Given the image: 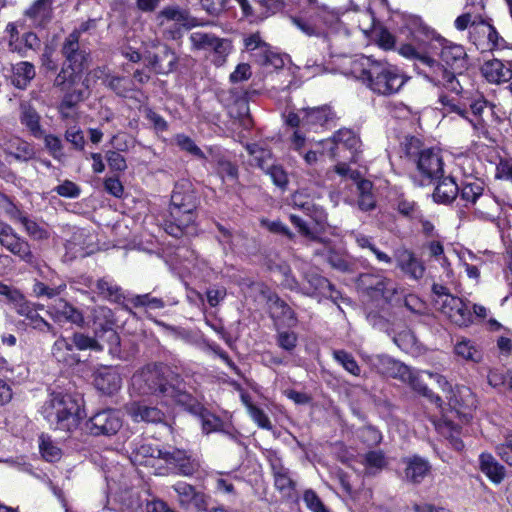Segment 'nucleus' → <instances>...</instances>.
Wrapping results in <instances>:
<instances>
[{
  "mask_svg": "<svg viewBox=\"0 0 512 512\" xmlns=\"http://www.w3.org/2000/svg\"><path fill=\"white\" fill-rule=\"evenodd\" d=\"M454 352L458 357L467 361L480 362L482 359L481 351L468 339H461L455 344Z\"/></svg>",
  "mask_w": 512,
  "mask_h": 512,
  "instance_id": "nucleus-48",
  "label": "nucleus"
},
{
  "mask_svg": "<svg viewBox=\"0 0 512 512\" xmlns=\"http://www.w3.org/2000/svg\"><path fill=\"white\" fill-rule=\"evenodd\" d=\"M244 45L247 51L251 52L254 60L264 51H267L269 44L264 42L259 33L251 34L244 38Z\"/></svg>",
  "mask_w": 512,
  "mask_h": 512,
  "instance_id": "nucleus-60",
  "label": "nucleus"
},
{
  "mask_svg": "<svg viewBox=\"0 0 512 512\" xmlns=\"http://www.w3.org/2000/svg\"><path fill=\"white\" fill-rule=\"evenodd\" d=\"M20 122L35 138H42L44 130L40 124V115L34 107L24 102L20 105Z\"/></svg>",
  "mask_w": 512,
  "mask_h": 512,
  "instance_id": "nucleus-29",
  "label": "nucleus"
},
{
  "mask_svg": "<svg viewBox=\"0 0 512 512\" xmlns=\"http://www.w3.org/2000/svg\"><path fill=\"white\" fill-rule=\"evenodd\" d=\"M104 84L119 96H126L133 90V81L127 77L108 75Z\"/></svg>",
  "mask_w": 512,
  "mask_h": 512,
  "instance_id": "nucleus-50",
  "label": "nucleus"
},
{
  "mask_svg": "<svg viewBox=\"0 0 512 512\" xmlns=\"http://www.w3.org/2000/svg\"><path fill=\"white\" fill-rule=\"evenodd\" d=\"M130 302L135 307H145L148 310H158L165 307V302L162 298L152 296L150 293L135 295L130 299Z\"/></svg>",
  "mask_w": 512,
  "mask_h": 512,
  "instance_id": "nucleus-56",
  "label": "nucleus"
},
{
  "mask_svg": "<svg viewBox=\"0 0 512 512\" xmlns=\"http://www.w3.org/2000/svg\"><path fill=\"white\" fill-rule=\"evenodd\" d=\"M0 244L22 261L26 263L33 262L34 255L30 244L21 238L12 227L5 225L0 228Z\"/></svg>",
  "mask_w": 512,
  "mask_h": 512,
  "instance_id": "nucleus-13",
  "label": "nucleus"
},
{
  "mask_svg": "<svg viewBox=\"0 0 512 512\" xmlns=\"http://www.w3.org/2000/svg\"><path fill=\"white\" fill-rule=\"evenodd\" d=\"M306 189H299L292 195V204L303 210L307 215L312 217L317 223H322L325 220L323 209L316 205L311 200H307Z\"/></svg>",
  "mask_w": 512,
  "mask_h": 512,
  "instance_id": "nucleus-31",
  "label": "nucleus"
},
{
  "mask_svg": "<svg viewBox=\"0 0 512 512\" xmlns=\"http://www.w3.org/2000/svg\"><path fill=\"white\" fill-rule=\"evenodd\" d=\"M41 41L33 32H27L19 40H12L9 50L18 53L21 57H27L28 51H36L40 48Z\"/></svg>",
  "mask_w": 512,
  "mask_h": 512,
  "instance_id": "nucleus-40",
  "label": "nucleus"
},
{
  "mask_svg": "<svg viewBox=\"0 0 512 512\" xmlns=\"http://www.w3.org/2000/svg\"><path fill=\"white\" fill-rule=\"evenodd\" d=\"M271 310L273 316L282 318L288 326L295 324V313L284 301L277 299L273 303Z\"/></svg>",
  "mask_w": 512,
  "mask_h": 512,
  "instance_id": "nucleus-59",
  "label": "nucleus"
},
{
  "mask_svg": "<svg viewBox=\"0 0 512 512\" xmlns=\"http://www.w3.org/2000/svg\"><path fill=\"white\" fill-rule=\"evenodd\" d=\"M47 313L55 322H68L78 326L84 323L82 312L62 298L48 305Z\"/></svg>",
  "mask_w": 512,
  "mask_h": 512,
  "instance_id": "nucleus-18",
  "label": "nucleus"
},
{
  "mask_svg": "<svg viewBox=\"0 0 512 512\" xmlns=\"http://www.w3.org/2000/svg\"><path fill=\"white\" fill-rule=\"evenodd\" d=\"M149 65L158 74H168L175 69L177 56L168 46H163L159 53L149 57Z\"/></svg>",
  "mask_w": 512,
  "mask_h": 512,
  "instance_id": "nucleus-28",
  "label": "nucleus"
},
{
  "mask_svg": "<svg viewBox=\"0 0 512 512\" xmlns=\"http://www.w3.org/2000/svg\"><path fill=\"white\" fill-rule=\"evenodd\" d=\"M483 21L484 19L481 13L466 11L455 19L454 26L458 31H464L467 28H470V33H478L479 26Z\"/></svg>",
  "mask_w": 512,
  "mask_h": 512,
  "instance_id": "nucleus-45",
  "label": "nucleus"
},
{
  "mask_svg": "<svg viewBox=\"0 0 512 512\" xmlns=\"http://www.w3.org/2000/svg\"><path fill=\"white\" fill-rule=\"evenodd\" d=\"M59 90L63 93V98L58 106V111L62 118H70L72 116V109L88 96V84L82 83L81 87Z\"/></svg>",
  "mask_w": 512,
  "mask_h": 512,
  "instance_id": "nucleus-23",
  "label": "nucleus"
},
{
  "mask_svg": "<svg viewBox=\"0 0 512 512\" xmlns=\"http://www.w3.org/2000/svg\"><path fill=\"white\" fill-rule=\"evenodd\" d=\"M163 460L173 465L183 476H192L200 468V461L197 458L180 449L165 450Z\"/></svg>",
  "mask_w": 512,
  "mask_h": 512,
  "instance_id": "nucleus-20",
  "label": "nucleus"
},
{
  "mask_svg": "<svg viewBox=\"0 0 512 512\" xmlns=\"http://www.w3.org/2000/svg\"><path fill=\"white\" fill-rule=\"evenodd\" d=\"M483 77L490 83L500 84L512 79V69L498 59L486 61L481 67Z\"/></svg>",
  "mask_w": 512,
  "mask_h": 512,
  "instance_id": "nucleus-26",
  "label": "nucleus"
},
{
  "mask_svg": "<svg viewBox=\"0 0 512 512\" xmlns=\"http://www.w3.org/2000/svg\"><path fill=\"white\" fill-rule=\"evenodd\" d=\"M10 153L18 160L28 161L32 159L35 155L34 148L31 144L21 139H14L11 141Z\"/></svg>",
  "mask_w": 512,
  "mask_h": 512,
  "instance_id": "nucleus-54",
  "label": "nucleus"
},
{
  "mask_svg": "<svg viewBox=\"0 0 512 512\" xmlns=\"http://www.w3.org/2000/svg\"><path fill=\"white\" fill-rule=\"evenodd\" d=\"M438 430L444 437L449 440L450 444L455 450L460 451L463 449L464 444L459 437L460 432L457 425H454L450 421H444L438 425Z\"/></svg>",
  "mask_w": 512,
  "mask_h": 512,
  "instance_id": "nucleus-52",
  "label": "nucleus"
},
{
  "mask_svg": "<svg viewBox=\"0 0 512 512\" xmlns=\"http://www.w3.org/2000/svg\"><path fill=\"white\" fill-rule=\"evenodd\" d=\"M403 382L408 383L411 388L419 395L425 397L431 403H434L437 407L442 406V400L439 396L435 395L427 386L423 383L419 372H415L410 369V377Z\"/></svg>",
  "mask_w": 512,
  "mask_h": 512,
  "instance_id": "nucleus-41",
  "label": "nucleus"
},
{
  "mask_svg": "<svg viewBox=\"0 0 512 512\" xmlns=\"http://www.w3.org/2000/svg\"><path fill=\"white\" fill-rule=\"evenodd\" d=\"M362 464L367 474L375 475L386 467L387 461L382 451H370L365 454Z\"/></svg>",
  "mask_w": 512,
  "mask_h": 512,
  "instance_id": "nucleus-49",
  "label": "nucleus"
},
{
  "mask_svg": "<svg viewBox=\"0 0 512 512\" xmlns=\"http://www.w3.org/2000/svg\"><path fill=\"white\" fill-rule=\"evenodd\" d=\"M122 427L119 413L113 409H105L94 414L88 424L89 433L95 436L115 435Z\"/></svg>",
  "mask_w": 512,
  "mask_h": 512,
  "instance_id": "nucleus-12",
  "label": "nucleus"
},
{
  "mask_svg": "<svg viewBox=\"0 0 512 512\" xmlns=\"http://www.w3.org/2000/svg\"><path fill=\"white\" fill-rule=\"evenodd\" d=\"M12 218L19 222L25 229L26 233L34 240H45L49 237V232L43 226L37 223L36 221L30 219L27 215L22 213L19 210H16Z\"/></svg>",
  "mask_w": 512,
  "mask_h": 512,
  "instance_id": "nucleus-34",
  "label": "nucleus"
},
{
  "mask_svg": "<svg viewBox=\"0 0 512 512\" xmlns=\"http://www.w3.org/2000/svg\"><path fill=\"white\" fill-rule=\"evenodd\" d=\"M62 53L66 62L54 80V86L58 89L81 87L82 71L88 62V54L79 48L78 33L72 32L66 38L62 46Z\"/></svg>",
  "mask_w": 512,
  "mask_h": 512,
  "instance_id": "nucleus-5",
  "label": "nucleus"
},
{
  "mask_svg": "<svg viewBox=\"0 0 512 512\" xmlns=\"http://www.w3.org/2000/svg\"><path fill=\"white\" fill-rule=\"evenodd\" d=\"M255 62L266 68H273L275 70L281 69L284 66V59L280 53L275 51L270 45L267 51L261 53Z\"/></svg>",
  "mask_w": 512,
  "mask_h": 512,
  "instance_id": "nucleus-51",
  "label": "nucleus"
},
{
  "mask_svg": "<svg viewBox=\"0 0 512 512\" xmlns=\"http://www.w3.org/2000/svg\"><path fill=\"white\" fill-rule=\"evenodd\" d=\"M327 144L330 141H326ZM334 147L331 148L332 157L348 159L356 162L361 148V141L358 135L350 129L338 130L331 141Z\"/></svg>",
  "mask_w": 512,
  "mask_h": 512,
  "instance_id": "nucleus-11",
  "label": "nucleus"
},
{
  "mask_svg": "<svg viewBox=\"0 0 512 512\" xmlns=\"http://www.w3.org/2000/svg\"><path fill=\"white\" fill-rule=\"evenodd\" d=\"M246 149L251 156V165H255L262 170H267L272 166V155L269 150L262 148L258 144L247 145Z\"/></svg>",
  "mask_w": 512,
  "mask_h": 512,
  "instance_id": "nucleus-44",
  "label": "nucleus"
},
{
  "mask_svg": "<svg viewBox=\"0 0 512 512\" xmlns=\"http://www.w3.org/2000/svg\"><path fill=\"white\" fill-rule=\"evenodd\" d=\"M327 28L314 36L310 47L324 60L326 57L341 55L349 45L350 31L338 15L326 13L323 16Z\"/></svg>",
  "mask_w": 512,
  "mask_h": 512,
  "instance_id": "nucleus-6",
  "label": "nucleus"
},
{
  "mask_svg": "<svg viewBox=\"0 0 512 512\" xmlns=\"http://www.w3.org/2000/svg\"><path fill=\"white\" fill-rule=\"evenodd\" d=\"M302 128L306 131H317L333 118V113L328 106L302 109Z\"/></svg>",
  "mask_w": 512,
  "mask_h": 512,
  "instance_id": "nucleus-25",
  "label": "nucleus"
},
{
  "mask_svg": "<svg viewBox=\"0 0 512 512\" xmlns=\"http://www.w3.org/2000/svg\"><path fill=\"white\" fill-rule=\"evenodd\" d=\"M439 310L446 315L451 322L460 327H467L473 321L469 308L463 300L458 297L446 298L445 301L440 303Z\"/></svg>",
  "mask_w": 512,
  "mask_h": 512,
  "instance_id": "nucleus-16",
  "label": "nucleus"
},
{
  "mask_svg": "<svg viewBox=\"0 0 512 512\" xmlns=\"http://www.w3.org/2000/svg\"><path fill=\"white\" fill-rule=\"evenodd\" d=\"M334 359L350 374L359 376L361 369L354 357L344 350H334Z\"/></svg>",
  "mask_w": 512,
  "mask_h": 512,
  "instance_id": "nucleus-57",
  "label": "nucleus"
},
{
  "mask_svg": "<svg viewBox=\"0 0 512 512\" xmlns=\"http://www.w3.org/2000/svg\"><path fill=\"white\" fill-rule=\"evenodd\" d=\"M439 103L442 105V109L445 114L455 113L463 119L468 118V110L462 107L460 104L456 103L454 99L448 97L447 95H440Z\"/></svg>",
  "mask_w": 512,
  "mask_h": 512,
  "instance_id": "nucleus-64",
  "label": "nucleus"
},
{
  "mask_svg": "<svg viewBox=\"0 0 512 512\" xmlns=\"http://www.w3.org/2000/svg\"><path fill=\"white\" fill-rule=\"evenodd\" d=\"M359 284L364 292L374 300L392 301L397 294V284L381 273H362L359 276Z\"/></svg>",
  "mask_w": 512,
  "mask_h": 512,
  "instance_id": "nucleus-10",
  "label": "nucleus"
},
{
  "mask_svg": "<svg viewBox=\"0 0 512 512\" xmlns=\"http://www.w3.org/2000/svg\"><path fill=\"white\" fill-rule=\"evenodd\" d=\"M459 193V186L452 177H445L437 184L433 197L436 202L450 203Z\"/></svg>",
  "mask_w": 512,
  "mask_h": 512,
  "instance_id": "nucleus-38",
  "label": "nucleus"
},
{
  "mask_svg": "<svg viewBox=\"0 0 512 512\" xmlns=\"http://www.w3.org/2000/svg\"><path fill=\"white\" fill-rule=\"evenodd\" d=\"M406 80L396 66L386 61L376 60L366 86L374 93L389 96L397 93Z\"/></svg>",
  "mask_w": 512,
  "mask_h": 512,
  "instance_id": "nucleus-8",
  "label": "nucleus"
},
{
  "mask_svg": "<svg viewBox=\"0 0 512 512\" xmlns=\"http://www.w3.org/2000/svg\"><path fill=\"white\" fill-rule=\"evenodd\" d=\"M233 45L229 39L217 37L209 47V57L216 66H222L226 63L228 55L232 52Z\"/></svg>",
  "mask_w": 512,
  "mask_h": 512,
  "instance_id": "nucleus-37",
  "label": "nucleus"
},
{
  "mask_svg": "<svg viewBox=\"0 0 512 512\" xmlns=\"http://www.w3.org/2000/svg\"><path fill=\"white\" fill-rule=\"evenodd\" d=\"M165 450L150 445H142L133 456V462L138 464H150L154 458L164 459Z\"/></svg>",
  "mask_w": 512,
  "mask_h": 512,
  "instance_id": "nucleus-53",
  "label": "nucleus"
},
{
  "mask_svg": "<svg viewBox=\"0 0 512 512\" xmlns=\"http://www.w3.org/2000/svg\"><path fill=\"white\" fill-rule=\"evenodd\" d=\"M216 35L201 31L192 32L189 35V41L193 50L206 51L213 44Z\"/></svg>",
  "mask_w": 512,
  "mask_h": 512,
  "instance_id": "nucleus-58",
  "label": "nucleus"
},
{
  "mask_svg": "<svg viewBox=\"0 0 512 512\" xmlns=\"http://www.w3.org/2000/svg\"><path fill=\"white\" fill-rule=\"evenodd\" d=\"M479 469L494 484H500L506 477L505 467L487 452L479 455Z\"/></svg>",
  "mask_w": 512,
  "mask_h": 512,
  "instance_id": "nucleus-27",
  "label": "nucleus"
},
{
  "mask_svg": "<svg viewBox=\"0 0 512 512\" xmlns=\"http://www.w3.org/2000/svg\"><path fill=\"white\" fill-rule=\"evenodd\" d=\"M78 350H93L101 351L102 346L98 341L92 337H89L83 333H75L72 337V343Z\"/></svg>",
  "mask_w": 512,
  "mask_h": 512,
  "instance_id": "nucleus-61",
  "label": "nucleus"
},
{
  "mask_svg": "<svg viewBox=\"0 0 512 512\" xmlns=\"http://www.w3.org/2000/svg\"><path fill=\"white\" fill-rule=\"evenodd\" d=\"M395 260L397 268L409 279L419 281L426 271L425 264L422 259L407 248L398 249L395 252Z\"/></svg>",
  "mask_w": 512,
  "mask_h": 512,
  "instance_id": "nucleus-15",
  "label": "nucleus"
},
{
  "mask_svg": "<svg viewBox=\"0 0 512 512\" xmlns=\"http://www.w3.org/2000/svg\"><path fill=\"white\" fill-rule=\"evenodd\" d=\"M52 355L58 362L68 366H73L79 362V358L73 353V345L64 337H60L54 342Z\"/></svg>",
  "mask_w": 512,
  "mask_h": 512,
  "instance_id": "nucleus-36",
  "label": "nucleus"
},
{
  "mask_svg": "<svg viewBox=\"0 0 512 512\" xmlns=\"http://www.w3.org/2000/svg\"><path fill=\"white\" fill-rule=\"evenodd\" d=\"M173 489L177 493L178 502L183 508L193 509L196 512L207 510L210 497L205 493L197 491L186 482H177L173 485Z\"/></svg>",
  "mask_w": 512,
  "mask_h": 512,
  "instance_id": "nucleus-14",
  "label": "nucleus"
},
{
  "mask_svg": "<svg viewBox=\"0 0 512 512\" xmlns=\"http://www.w3.org/2000/svg\"><path fill=\"white\" fill-rule=\"evenodd\" d=\"M488 113L493 114L492 105L484 98L480 97L471 102L468 118L464 119L470 123L477 137L485 136L488 132L486 119Z\"/></svg>",
  "mask_w": 512,
  "mask_h": 512,
  "instance_id": "nucleus-17",
  "label": "nucleus"
},
{
  "mask_svg": "<svg viewBox=\"0 0 512 512\" xmlns=\"http://www.w3.org/2000/svg\"><path fill=\"white\" fill-rule=\"evenodd\" d=\"M96 292L102 298L112 302H119L122 298L121 288L113 280L107 278L97 281Z\"/></svg>",
  "mask_w": 512,
  "mask_h": 512,
  "instance_id": "nucleus-47",
  "label": "nucleus"
},
{
  "mask_svg": "<svg viewBox=\"0 0 512 512\" xmlns=\"http://www.w3.org/2000/svg\"><path fill=\"white\" fill-rule=\"evenodd\" d=\"M66 289L65 284H61L57 287H49L43 282L37 281L33 285V293L36 297H47L49 299L59 296Z\"/></svg>",
  "mask_w": 512,
  "mask_h": 512,
  "instance_id": "nucleus-63",
  "label": "nucleus"
},
{
  "mask_svg": "<svg viewBox=\"0 0 512 512\" xmlns=\"http://www.w3.org/2000/svg\"><path fill=\"white\" fill-rule=\"evenodd\" d=\"M430 378H434L438 385L443 389H448V404L456 413L464 418H468L471 411L476 407L477 400L474 393L466 386H456L451 388L447 380L431 372H425Z\"/></svg>",
  "mask_w": 512,
  "mask_h": 512,
  "instance_id": "nucleus-9",
  "label": "nucleus"
},
{
  "mask_svg": "<svg viewBox=\"0 0 512 512\" xmlns=\"http://www.w3.org/2000/svg\"><path fill=\"white\" fill-rule=\"evenodd\" d=\"M460 197L466 202V206L469 204L476 205L478 200L484 194V183L477 178L467 177L459 188Z\"/></svg>",
  "mask_w": 512,
  "mask_h": 512,
  "instance_id": "nucleus-33",
  "label": "nucleus"
},
{
  "mask_svg": "<svg viewBox=\"0 0 512 512\" xmlns=\"http://www.w3.org/2000/svg\"><path fill=\"white\" fill-rule=\"evenodd\" d=\"M231 0H200L205 12L211 16H220L230 8Z\"/></svg>",
  "mask_w": 512,
  "mask_h": 512,
  "instance_id": "nucleus-62",
  "label": "nucleus"
},
{
  "mask_svg": "<svg viewBox=\"0 0 512 512\" xmlns=\"http://www.w3.org/2000/svg\"><path fill=\"white\" fill-rule=\"evenodd\" d=\"M405 28L418 47L403 44L398 49L399 54L417 61L422 66L424 77L435 86L457 95L462 94L466 76L457 70L467 66L464 47L442 37L418 16L407 17Z\"/></svg>",
  "mask_w": 512,
  "mask_h": 512,
  "instance_id": "nucleus-1",
  "label": "nucleus"
},
{
  "mask_svg": "<svg viewBox=\"0 0 512 512\" xmlns=\"http://www.w3.org/2000/svg\"><path fill=\"white\" fill-rule=\"evenodd\" d=\"M197 197L189 182L177 183L171 195L169 216L165 221V230L174 237L183 234L184 229L194 223L197 209Z\"/></svg>",
  "mask_w": 512,
  "mask_h": 512,
  "instance_id": "nucleus-2",
  "label": "nucleus"
},
{
  "mask_svg": "<svg viewBox=\"0 0 512 512\" xmlns=\"http://www.w3.org/2000/svg\"><path fill=\"white\" fill-rule=\"evenodd\" d=\"M94 382L99 390L107 394H112L120 389L122 379L115 369L103 368L97 372Z\"/></svg>",
  "mask_w": 512,
  "mask_h": 512,
  "instance_id": "nucleus-30",
  "label": "nucleus"
},
{
  "mask_svg": "<svg viewBox=\"0 0 512 512\" xmlns=\"http://www.w3.org/2000/svg\"><path fill=\"white\" fill-rule=\"evenodd\" d=\"M43 307V305H36L23 297L14 309L20 316L25 317L28 325L33 329L55 334L54 327L38 313V310L43 309Z\"/></svg>",
  "mask_w": 512,
  "mask_h": 512,
  "instance_id": "nucleus-19",
  "label": "nucleus"
},
{
  "mask_svg": "<svg viewBox=\"0 0 512 512\" xmlns=\"http://www.w3.org/2000/svg\"><path fill=\"white\" fill-rule=\"evenodd\" d=\"M377 367L381 373L392 378H398L402 382L410 377L408 366L388 356L380 357Z\"/></svg>",
  "mask_w": 512,
  "mask_h": 512,
  "instance_id": "nucleus-32",
  "label": "nucleus"
},
{
  "mask_svg": "<svg viewBox=\"0 0 512 512\" xmlns=\"http://www.w3.org/2000/svg\"><path fill=\"white\" fill-rule=\"evenodd\" d=\"M402 463L404 465V480L411 484H420L431 471L429 461L418 455L406 457Z\"/></svg>",
  "mask_w": 512,
  "mask_h": 512,
  "instance_id": "nucleus-21",
  "label": "nucleus"
},
{
  "mask_svg": "<svg viewBox=\"0 0 512 512\" xmlns=\"http://www.w3.org/2000/svg\"><path fill=\"white\" fill-rule=\"evenodd\" d=\"M125 410L135 422L160 423L165 418L164 413L159 408L149 406L144 402L128 403Z\"/></svg>",
  "mask_w": 512,
  "mask_h": 512,
  "instance_id": "nucleus-22",
  "label": "nucleus"
},
{
  "mask_svg": "<svg viewBox=\"0 0 512 512\" xmlns=\"http://www.w3.org/2000/svg\"><path fill=\"white\" fill-rule=\"evenodd\" d=\"M305 280L309 287L305 288V294L309 296H332V285L330 282L315 272L305 274Z\"/></svg>",
  "mask_w": 512,
  "mask_h": 512,
  "instance_id": "nucleus-35",
  "label": "nucleus"
},
{
  "mask_svg": "<svg viewBox=\"0 0 512 512\" xmlns=\"http://www.w3.org/2000/svg\"><path fill=\"white\" fill-rule=\"evenodd\" d=\"M39 451L42 458L47 462H56L62 457V450L46 434L39 436Z\"/></svg>",
  "mask_w": 512,
  "mask_h": 512,
  "instance_id": "nucleus-46",
  "label": "nucleus"
},
{
  "mask_svg": "<svg viewBox=\"0 0 512 512\" xmlns=\"http://www.w3.org/2000/svg\"><path fill=\"white\" fill-rule=\"evenodd\" d=\"M133 391L140 395L155 394L171 398L175 402L188 405L191 397L179 385L167 384L164 379V367L157 364H149L138 370L131 379Z\"/></svg>",
  "mask_w": 512,
  "mask_h": 512,
  "instance_id": "nucleus-3",
  "label": "nucleus"
},
{
  "mask_svg": "<svg viewBox=\"0 0 512 512\" xmlns=\"http://www.w3.org/2000/svg\"><path fill=\"white\" fill-rule=\"evenodd\" d=\"M42 414L53 429L70 432L79 424L80 405L71 394L53 391L42 406Z\"/></svg>",
  "mask_w": 512,
  "mask_h": 512,
  "instance_id": "nucleus-4",
  "label": "nucleus"
},
{
  "mask_svg": "<svg viewBox=\"0 0 512 512\" xmlns=\"http://www.w3.org/2000/svg\"><path fill=\"white\" fill-rule=\"evenodd\" d=\"M407 155L424 179L431 182L443 177L444 162L439 149L420 147V141L412 138L407 146Z\"/></svg>",
  "mask_w": 512,
  "mask_h": 512,
  "instance_id": "nucleus-7",
  "label": "nucleus"
},
{
  "mask_svg": "<svg viewBox=\"0 0 512 512\" xmlns=\"http://www.w3.org/2000/svg\"><path fill=\"white\" fill-rule=\"evenodd\" d=\"M376 60L368 56H357L350 62L349 72L355 78L361 80L367 84L372 68L374 67Z\"/></svg>",
  "mask_w": 512,
  "mask_h": 512,
  "instance_id": "nucleus-39",
  "label": "nucleus"
},
{
  "mask_svg": "<svg viewBox=\"0 0 512 512\" xmlns=\"http://www.w3.org/2000/svg\"><path fill=\"white\" fill-rule=\"evenodd\" d=\"M28 17L34 25H42L50 17V5L47 0H36L26 11Z\"/></svg>",
  "mask_w": 512,
  "mask_h": 512,
  "instance_id": "nucleus-43",
  "label": "nucleus"
},
{
  "mask_svg": "<svg viewBox=\"0 0 512 512\" xmlns=\"http://www.w3.org/2000/svg\"><path fill=\"white\" fill-rule=\"evenodd\" d=\"M475 206V213L484 220L494 221L499 213V204L488 194H483Z\"/></svg>",
  "mask_w": 512,
  "mask_h": 512,
  "instance_id": "nucleus-42",
  "label": "nucleus"
},
{
  "mask_svg": "<svg viewBox=\"0 0 512 512\" xmlns=\"http://www.w3.org/2000/svg\"><path fill=\"white\" fill-rule=\"evenodd\" d=\"M156 19L160 26H164L166 22L169 21L180 24L187 29L203 25V23L198 22L196 18L190 17L186 10L177 6L165 7L157 14Z\"/></svg>",
  "mask_w": 512,
  "mask_h": 512,
  "instance_id": "nucleus-24",
  "label": "nucleus"
},
{
  "mask_svg": "<svg viewBox=\"0 0 512 512\" xmlns=\"http://www.w3.org/2000/svg\"><path fill=\"white\" fill-rule=\"evenodd\" d=\"M478 33L486 36L490 49H503L505 47V40L498 34L495 27L487 23L485 20L479 26Z\"/></svg>",
  "mask_w": 512,
  "mask_h": 512,
  "instance_id": "nucleus-55",
  "label": "nucleus"
}]
</instances>
